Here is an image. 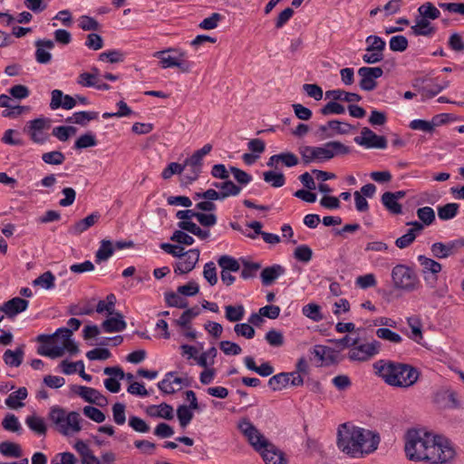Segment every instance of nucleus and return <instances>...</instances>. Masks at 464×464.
Here are the masks:
<instances>
[{
    "label": "nucleus",
    "instance_id": "052dcab7",
    "mask_svg": "<svg viewBox=\"0 0 464 464\" xmlns=\"http://www.w3.org/2000/svg\"><path fill=\"white\" fill-rule=\"evenodd\" d=\"M313 256L312 249L306 245L297 246L294 251V257L304 263H308Z\"/></svg>",
    "mask_w": 464,
    "mask_h": 464
},
{
    "label": "nucleus",
    "instance_id": "5701e85b",
    "mask_svg": "<svg viewBox=\"0 0 464 464\" xmlns=\"http://www.w3.org/2000/svg\"><path fill=\"white\" fill-rule=\"evenodd\" d=\"M101 218V215L99 212H93L86 218L75 222L70 228L69 232L72 235L79 236L82 234L84 231L89 229L91 227L95 225L99 219Z\"/></svg>",
    "mask_w": 464,
    "mask_h": 464
},
{
    "label": "nucleus",
    "instance_id": "4be33fe9",
    "mask_svg": "<svg viewBox=\"0 0 464 464\" xmlns=\"http://www.w3.org/2000/svg\"><path fill=\"white\" fill-rule=\"evenodd\" d=\"M174 372H168L165 378L158 383L159 389L164 393L171 394L179 391L184 384V380L179 377H175Z\"/></svg>",
    "mask_w": 464,
    "mask_h": 464
},
{
    "label": "nucleus",
    "instance_id": "a878e982",
    "mask_svg": "<svg viewBox=\"0 0 464 464\" xmlns=\"http://www.w3.org/2000/svg\"><path fill=\"white\" fill-rule=\"evenodd\" d=\"M146 413L153 418H162L165 420H172L174 417L173 408L168 403H160V405H150L146 409Z\"/></svg>",
    "mask_w": 464,
    "mask_h": 464
},
{
    "label": "nucleus",
    "instance_id": "69168bd1",
    "mask_svg": "<svg viewBox=\"0 0 464 464\" xmlns=\"http://www.w3.org/2000/svg\"><path fill=\"white\" fill-rule=\"evenodd\" d=\"M222 20V15L218 13H213L209 17L205 18L198 24L200 29L203 30H213L218 25V23Z\"/></svg>",
    "mask_w": 464,
    "mask_h": 464
},
{
    "label": "nucleus",
    "instance_id": "864d4df0",
    "mask_svg": "<svg viewBox=\"0 0 464 464\" xmlns=\"http://www.w3.org/2000/svg\"><path fill=\"white\" fill-rule=\"evenodd\" d=\"M264 180L274 188H281L285 185V179L283 173L266 171L263 173Z\"/></svg>",
    "mask_w": 464,
    "mask_h": 464
},
{
    "label": "nucleus",
    "instance_id": "9b49d317",
    "mask_svg": "<svg viewBox=\"0 0 464 464\" xmlns=\"http://www.w3.org/2000/svg\"><path fill=\"white\" fill-rule=\"evenodd\" d=\"M72 335V330L68 328H59L53 334H40L37 336V341L43 343H47L50 340H56L62 338V345H58V348L63 350V355L65 350L72 354H75L79 352L78 345L71 339Z\"/></svg>",
    "mask_w": 464,
    "mask_h": 464
},
{
    "label": "nucleus",
    "instance_id": "bf43d9fd",
    "mask_svg": "<svg viewBox=\"0 0 464 464\" xmlns=\"http://www.w3.org/2000/svg\"><path fill=\"white\" fill-rule=\"evenodd\" d=\"M65 156L58 150L45 152L42 155V160L49 165H61L63 163Z\"/></svg>",
    "mask_w": 464,
    "mask_h": 464
},
{
    "label": "nucleus",
    "instance_id": "58836bf2",
    "mask_svg": "<svg viewBox=\"0 0 464 464\" xmlns=\"http://www.w3.org/2000/svg\"><path fill=\"white\" fill-rule=\"evenodd\" d=\"M418 261L422 266L423 273L430 272L436 276L442 269V266L439 262L435 261L434 259L426 257L425 256H419Z\"/></svg>",
    "mask_w": 464,
    "mask_h": 464
},
{
    "label": "nucleus",
    "instance_id": "f03ea898",
    "mask_svg": "<svg viewBox=\"0 0 464 464\" xmlns=\"http://www.w3.org/2000/svg\"><path fill=\"white\" fill-rule=\"evenodd\" d=\"M380 443L378 433L348 423L339 426L337 447L352 458H360L375 451Z\"/></svg>",
    "mask_w": 464,
    "mask_h": 464
},
{
    "label": "nucleus",
    "instance_id": "4468645a",
    "mask_svg": "<svg viewBox=\"0 0 464 464\" xmlns=\"http://www.w3.org/2000/svg\"><path fill=\"white\" fill-rule=\"evenodd\" d=\"M462 247H464V238H458L447 243L436 242L431 245L430 251L435 258L445 259L456 255Z\"/></svg>",
    "mask_w": 464,
    "mask_h": 464
},
{
    "label": "nucleus",
    "instance_id": "0eeeda50",
    "mask_svg": "<svg viewBox=\"0 0 464 464\" xmlns=\"http://www.w3.org/2000/svg\"><path fill=\"white\" fill-rule=\"evenodd\" d=\"M392 279L395 288L413 291L419 284L414 271L404 265H397L392 270Z\"/></svg>",
    "mask_w": 464,
    "mask_h": 464
},
{
    "label": "nucleus",
    "instance_id": "412c9836",
    "mask_svg": "<svg viewBox=\"0 0 464 464\" xmlns=\"http://www.w3.org/2000/svg\"><path fill=\"white\" fill-rule=\"evenodd\" d=\"M408 226H411V228L408 232L396 239L395 245L397 247L403 249L408 247L413 243L417 235L423 230V225L419 221L408 222Z\"/></svg>",
    "mask_w": 464,
    "mask_h": 464
},
{
    "label": "nucleus",
    "instance_id": "aec40b11",
    "mask_svg": "<svg viewBox=\"0 0 464 464\" xmlns=\"http://www.w3.org/2000/svg\"><path fill=\"white\" fill-rule=\"evenodd\" d=\"M35 60L42 64L49 63L52 60L50 51L53 49L54 43L52 40L39 39L35 41Z\"/></svg>",
    "mask_w": 464,
    "mask_h": 464
},
{
    "label": "nucleus",
    "instance_id": "4c0bfd02",
    "mask_svg": "<svg viewBox=\"0 0 464 464\" xmlns=\"http://www.w3.org/2000/svg\"><path fill=\"white\" fill-rule=\"evenodd\" d=\"M25 422L30 430L38 435L46 434L47 428L43 418L36 415H31L26 418Z\"/></svg>",
    "mask_w": 464,
    "mask_h": 464
},
{
    "label": "nucleus",
    "instance_id": "680f3d73",
    "mask_svg": "<svg viewBox=\"0 0 464 464\" xmlns=\"http://www.w3.org/2000/svg\"><path fill=\"white\" fill-rule=\"evenodd\" d=\"M366 43L368 44L366 52L376 51L379 53H382L386 46L385 42L381 37L376 35L368 36L366 38Z\"/></svg>",
    "mask_w": 464,
    "mask_h": 464
},
{
    "label": "nucleus",
    "instance_id": "6e6d98bb",
    "mask_svg": "<svg viewBox=\"0 0 464 464\" xmlns=\"http://www.w3.org/2000/svg\"><path fill=\"white\" fill-rule=\"evenodd\" d=\"M303 314L314 322H320L324 319L321 308L318 304H308L303 307Z\"/></svg>",
    "mask_w": 464,
    "mask_h": 464
},
{
    "label": "nucleus",
    "instance_id": "7ed1b4c3",
    "mask_svg": "<svg viewBox=\"0 0 464 464\" xmlns=\"http://www.w3.org/2000/svg\"><path fill=\"white\" fill-rule=\"evenodd\" d=\"M373 368L378 376L393 387L409 388L420 377L419 371L407 363L380 360L374 362Z\"/></svg>",
    "mask_w": 464,
    "mask_h": 464
},
{
    "label": "nucleus",
    "instance_id": "bb28decb",
    "mask_svg": "<svg viewBox=\"0 0 464 464\" xmlns=\"http://www.w3.org/2000/svg\"><path fill=\"white\" fill-rule=\"evenodd\" d=\"M284 273L285 268L280 265H274L264 268L260 275L263 285H272Z\"/></svg>",
    "mask_w": 464,
    "mask_h": 464
},
{
    "label": "nucleus",
    "instance_id": "473e14b6",
    "mask_svg": "<svg viewBox=\"0 0 464 464\" xmlns=\"http://www.w3.org/2000/svg\"><path fill=\"white\" fill-rule=\"evenodd\" d=\"M0 453L9 458H20L23 451L19 444L5 440L0 443Z\"/></svg>",
    "mask_w": 464,
    "mask_h": 464
},
{
    "label": "nucleus",
    "instance_id": "2f4dec72",
    "mask_svg": "<svg viewBox=\"0 0 464 464\" xmlns=\"http://www.w3.org/2000/svg\"><path fill=\"white\" fill-rule=\"evenodd\" d=\"M411 30L415 36H430L435 32L434 27L430 26V21L422 17L417 21L415 25L411 27Z\"/></svg>",
    "mask_w": 464,
    "mask_h": 464
},
{
    "label": "nucleus",
    "instance_id": "a211bd4d",
    "mask_svg": "<svg viewBox=\"0 0 464 464\" xmlns=\"http://www.w3.org/2000/svg\"><path fill=\"white\" fill-rule=\"evenodd\" d=\"M299 153L302 157L304 164L307 165L313 161H327L326 152L324 146L313 147V146H303L299 148Z\"/></svg>",
    "mask_w": 464,
    "mask_h": 464
},
{
    "label": "nucleus",
    "instance_id": "8fccbe9b",
    "mask_svg": "<svg viewBox=\"0 0 464 464\" xmlns=\"http://www.w3.org/2000/svg\"><path fill=\"white\" fill-rule=\"evenodd\" d=\"M218 354V351L215 347L209 348L208 351L202 353L196 361L198 365L207 368L209 365L214 364V359Z\"/></svg>",
    "mask_w": 464,
    "mask_h": 464
},
{
    "label": "nucleus",
    "instance_id": "f704fd0d",
    "mask_svg": "<svg viewBox=\"0 0 464 464\" xmlns=\"http://www.w3.org/2000/svg\"><path fill=\"white\" fill-rule=\"evenodd\" d=\"M113 252L112 243L110 240H102L101 246L95 254L96 263L99 264L108 260L113 255Z\"/></svg>",
    "mask_w": 464,
    "mask_h": 464
},
{
    "label": "nucleus",
    "instance_id": "5fc2aeb1",
    "mask_svg": "<svg viewBox=\"0 0 464 464\" xmlns=\"http://www.w3.org/2000/svg\"><path fill=\"white\" fill-rule=\"evenodd\" d=\"M76 130L72 126H58L53 129L52 134L61 141H66L71 135L76 133Z\"/></svg>",
    "mask_w": 464,
    "mask_h": 464
},
{
    "label": "nucleus",
    "instance_id": "20e7f679",
    "mask_svg": "<svg viewBox=\"0 0 464 464\" xmlns=\"http://www.w3.org/2000/svg\"><path fill=\"white\" fill-rule=\"evenodd\" d=\"M237 427L250 445L260 452L266 464H285L283 452L269 442L247 419L239 421Z\"/></svg>",
    "mask_w": 464,
    "mask_h": 464
},
{
    "label": "nucleus",
    "instance_id": "e433bc0d",
    "mask_svg": "<svg viewBox=\"0 0 464 464\" xmlns=\"http://www.w3.org/2000/svg\"><path fill=\"white\" fill-rule=\"evenodd\" d=\"M382 203L392 214L398 215L402 212L401 205L394 199L392 192H384L382 196Z\"/></svg>",
    "mask_w": 464,
    "mask_h": 464
},
{
    "label": "nucleus",
    "instance_id": "4d7b16f0",
    "mask_svg": "<svg viewBox=\"0 0 464 464\" xmlns=\"http://www.w3.org/2000/svg\"><path fill=\"white\" fill-rule=\"evenodd\" d=\"M219 192L224 195L225 199L230 196H237L241 192V188L233 181L226 179V181L221 182Z\"/></svg>",
    "mask_w": 464,
    "mask_h": 464
},
{
    "label": "nucleus",
    "instance_id": "393cba45",
    "mask_svg": "<svg viewBox=\"0 0 464 464\" xmlns=\"http://www.w3.org/2000/svg\"><path fill=\"white\" fill-rule=\"evenodd\" d=\"M183 166H185V168H188L184 178L188 182L197 180L202 171V160L191 155V157L185 160Z\"/></svg>",
    "mask_w": 464,
    "mask_h": 464
},
{
    "label": "nucleus",
    "instance_id": "a19ab883",
    "mask_svg": "<svg viewBox=\"0 0 464 464\" xmlns=\"http://www.w3.org/2000/svg\"><path fill=\"white\" fill-rule=\"evenodd\" d=\"M218 264L222 268V271L237 272L240 269L238 261L227 255L221 256L218 259Z\"/></svg>",
    "mask_w": 464,
    "mask_h": 464
},
{
    "label": "nucleus",
    "instance_id": "dca6fc26",
    "mask_svg": "<svg viewBox=\"0 0 464 464\" xmlns=\"http://www.w3.org/2000/svg\"><path fill=\"white\" fill-rule=\"evenodd\" d=\"M72 390L90 403L96 404L100 407H104L108 403L106 397L93 388L75 385L72 386Z\"/></svg>",
    "mask_w": 464,
    "mask_h": 464
},
{
    "label": "nucleus",
    "instance_id": "a18cd8bd",
    "mask_svg": "<svg viewBox=\"0 0 464 464\" xmlns=\"http://www.w3.org/2000/svg\"><path fill=\"white\" fill-rule=\"evenodd\" d=\"M418 12L424 19L435 20L440 15V10L430 2L421 5L418 8Z\"/></svg>",
    "mask_w": 464,
    "mask_h": 464
},
{
    "label": "nucleus",
    "instance_id": "c756f323",
    "mask_svg": "<svg viewBox=\"0 0 464 464\" xmlns=\"http://www.w3.org/2000/svg\"><path fill=\"white\" fill-rule=\"evenodd\" d=\"M326 98L333 99L334 101H343L347 102H360L362 97L354 92H348L343 90H331L325 92Z\"/></svg>",
    "mask_w": 464,
    "mask_h": 464
},
{
    "label": "nucleus",
    "instance_id": "e2e57ef3",
    "mask_svg": "<svg viewBox=\"0 0 464 464\" xmlns=\"http://www.w3.org/2000/svg\"><path fill=\"white\" fill-rule=\"evenodd\" d=\"M198 314L199 308L197 306L187 309L177 320V324L183 328H188L192 318L196 317Z\"/></svg>",
    "mask_w": 464,
    "mask_h": 464
},
{
    "label": "nucleus",
    "instance_id": "13d9d810",
    "mask_svg": "<svg viewBox=\"0 0 464 464\" xmlns=\"http://www.w3.org/2000/svg\"><path fill=\"white\" fill-rule=\"evenodd\" d=\"M115 302V295L113 294H110L106 297V302L102 300L98 303L96 312L102 314L106 311L109 314H114Z\"/></svg>",
    "mask_w": 464,
    "mask_h": 464
},
{
    "label": "nucleus",
    "instance_id": "338daca9",
    "mask_svg": "<svg viewBox=\"0 0 464 464\" xmlns=\"http://www.w3.org/2000/svg\"><path fill=\"white\" fill-rule=\"evenodd\" d=\"M321 113L324 116H328L331 114H343L345 112V108L343 105L336 102L334 100L329 102L325 104L321 110Z\"/></svg>",
    "mask_w": 464,
    "mask_h": 464
},
{
    "label": "nucleus",
    "instance_id": "de8ad7c7",
    "mask_svg": "<svg viewBox=\"0 0 464 464\" xmlns=\"http://www.w3.org/2000/svg\"><path fill=\"white\" fill-rule=\"evenodd\" d=\"M177 416L179 421V425L182 428H186L193 419L194 415L192 409L188 408L187 405H180L177 409Z\"/></svg>",
    "mask_w": 464,
    "mask_h": 464
},
{
    "label": "nucleus",
    "instance_id": "f257e3e1",
    "mask_svg": "<svg viewBox=\"0 0 464 464\" xmlns=\"http://www.w3.org/2000/svg\"><path fill=\"white\" fill-rule=\"evenodd\" d=\"M404 450L409 459L432 464L446 463L455 453L447 439L417 430L407 432Z\"/></svg>",
    "mask_w": 464,
    "mask_h": 464
},
{
    "label": "nucleus",
    "instance_id": "79ce46f5",
    "mask_svg": "<svg viewBox=\"0 0 464 464\" xmlns=\"http://www.w3.org/2000/svg\"><path fill=\"white\" fill-rule=\"evenodd\" d=\"M457 203H448L438 208V216L441 220H449L455 218L459 211Z\"/></svg>",
    "mask_w": 464,
    "mask_h": 464
},
{
    "label": "nucleus",
    "instance_id": "774afa93",
    "mask_svg": "<svg viewBox=\"0 0 464 464\" xmlns=\"http://www.w3.org/2000/svg\"><path fill=\"white\" fill-rule=\"evenodd\" d=\"M196 219L203 227H214L218 222V218L214 213L198 211Z\"/></svg>",
    "mask_w": 464,
    "mask_h": 464
},
{
    "label": "nucleus",
    "instance_id": "603ef678",
    "mask_svg": "<svg viewBox=\"0 0 464 464\" xmlns=\"http://www.w3.org/2000/svg\"><path fill=\"white\" fill-rule=\"evenodd\" d=\"M226 310V318L230 322H238L242 320L245 314V309L243 305L239 304L237 306L227 305L225 307Z\"/></svg>",
    "mask_w": 464,
    "mask_h": 464
},
{
    "label": "nucleus",
    "instance_id": "37998d69",
    "mask_svg": "<svg viewBox=\"0 0 464 464\" xmlns=\"http://www.w3.org/2000/svg\"><path fill=\"white\" fill-rule=\"evenodd\" d=\"M97 118L98 113L95 111H79L75 112L72 117L67 119V121L84 126L88 121Z\"/></svg>",
    "mask_w": 464,
    "mask_h": 464
},
{
    "label": "nucleus",
    "instance_id": "cd10ccee",
    "mask_svg": "<svg viewBox=\"0 0 464 464\" xmlns=\"http://www.w3.org/2000/svg\"><path fill=\"white\" fill-rule=\"evenodd\" d=\"M440 117H448V114L442 113L440 115H436L435 117H433L431 121L424 120H413L410 123V128L414 130H422L427 133H432L435 130V127L438 126L437 120Z\"/></svg>",
    "mask_w": 464,
    "mask_h": 464
},
{
    "label": "nucleus",
    "instance_id": "49530a36",
    "mask_svg": "<svg viewBox=\"0 0 464 464\" xmlns=\"http://www.w3.org/2000/svg\"><path fill=\"white\" fill-rule=\"evenodd\" d=\"M376 336L392 343H400L402 341V337L399 334L392 332L391 329L386 327L378 328L376 330Z\"/></svg>",
    "mask_w": 464,
    "mask_h": 464
},
{
    "label": "nucleus",
    "instance_id": "0e129e2a",
    "mask_svg": "<svg viewBox=\"0 0 464 464\" xmlns=\"http://www.w3.org/2000/svg\"><path fill=\"white\" fill-rule=\"evenodd\" d=\"M170 240L180 245L191 246L194 244V238L187 234L185 230L179 229L173 232L170 237Z\"/></svg>",
    "mask_w": 464,
    "mask_h": 464
},
{
    "label": "nucleus",
    "instance_id": "9d476101",
    "mask_svg": "<svg viewBox=\"0 0 464 464\" xmlns=\"http://www.w3.org/2000/svg\"><path fill=\"white\" fill-rule=\"evenodd\" d=\"M198 211L195 209L179 210L176 217L180 220L178 223L179 228L188 231L192 235L198 237L199 239L204 240L209 237L210 231L206 228H201L196 223L192 222V218H197Z\"/></svg>",
    "mask_w": 464,
    "mask_h": 464
},
{
    "label": "nucleus",
    "instance_id": "423d86ee",
    "mask_svg": "<svg viewBox=\"0 0 464 464\" xmlns=\"http://www.w3.org/2000/svg\"><path fill=\"white\" fill-rule=\"evenodd\" d=\"M153 56L160 60V66L162 69L177 67L184 73H188L191 71V63L183 59L186 56L184 51L168 48L154 53Z\"/></svg>",
    "mask_w": 464,
    "mask_h": 464
},
{
    "label": "nucleus",
    "instance_id": "3c124183",
    "mask_svg": "<svg viewBox=\"0 0 464 464\" xmlns=\"http://www.w3.org/2000/svg\"><path fill=\"white\" fill-rule=\"evenodd\" d=\"M2 426L5 430L12 432H20L22 430L18 418L12 413L5 415L2 421Z\"/></svg>",
    "mask_w": 464,
    "mask_h": 464
},
{
    "label": "nucleus",
    "instance_id": "c03bdc74",
    "mask_svg": "<svg viewBox=\"0 0 464 464\" xmlns=\"http://www.w3.org/2000/svg\"><path fill=\"white\" fill-rule=\"evenodd\" d=\"M289 383L287 372H281L272 376L268 381V385L273 391H280Z\"/></svg>",
    "mask_w": 464,
    "mask_h": 464
},
{
    "label": "nucleus",
    "instance_id": "09e8293b",
    "mask_svg": "<svg viewBox=\"0 0 464 464\" xmlns=\"http://www.w3.org/2000/svg\"><path fill=\"white\" fill-rule=\"evenodd\" d=\"M417 216L424 226L431 225L435 220V212L430 207H423L417 209Z\"/></svg>",
    "mask_w": 464,
    "mask_h": 464
},
{
    "label": "nucleus",
    "instance_id": "f3484780",
    "mask_svg": "<svg viewBox=\"0 0 464 464\" xmlns=\"http://www.w3.org/2000/svg\"><path fill=\"white\" fill-rule=\"evenodd\" d=\"M199 249L198 248L185 251L183 256L185 258L176 264L174 272L176 274L183 275L192 271L199 260Z\"/></svg>",
    "mask_w": 464,
    "mask_h": 464
},
{
    "label": "nucleus",
    "instance_id": "6e6552de",
    "mask_svg": "<svg viewBox=\"0 0 464 464\" xmlns=\"http://www.w3.org/2000/svg\"><path fill=\"white\" fill-rule=\"evenodd\" d=\"M52 121L49 118H37L29 121L24 131L27 133L31 140L36 144H44L50 138L48 133L51 129Z\"/></svg>",
    "mask_w": 464,
    "mask_h": 464
},
{
    "label": "nucleus",
    "instance_id": "6ab92c4d",
    "mask_svg": "<svg viewBox=\"0 0 464 464\" xmlns=\"http://www.w3.org/2000/svg\"><path fill=\"white\" fill-rule=\"evenodd\" d=\"M29 302L21 297H14L5 302L1 306L0 310L9 318H14L18 314L24 312L28 307Z\"/></svg>",
    "mask_w": 464,
    "mask_h": 464
},
{
    "label": "nucleus",
    "instance_id": "f8f14e48",
    "mask_svg": "<svg viewBox=\"0 0 464 464\" xmlns=\"http://www.w3.org/2000/svg\"><path fill=\"white\" fill-rule=\"evenodd\" d=\"M353 129V126L349 123L343 122L337 120L327 121L326 124L320 125L315 131L316 136L320 140H325L333 138L335 134H347Z\"/></svg>",
    "mask_w": 464,
    "mask_h": 464
},
{
    "label": "nucleus",
    "instance_id": "ea45409f",
    "mask_svg": "<svg viewBox=\"0 0 464 464\" xmlns=\"http://www.w3.org/2000/svg\"><path fill=\"white\" fill-rule=\"evenodd\" d=\"M407 323L411 330V333L409 335V337L411 339H412L413 341L420 343V341L423 338L422 329H421L422 324H421L420 320L416 316H412V317H409L407 319Z\"/></svg>",
    "mask_w": 464,
    "mask_h": 464
},
{
    "label": "nucleus",
    "instance_id": "2eb2a0df",
    "mask_svg": "<svg viewBox=\"0 0 464 464\" xmlns=\"http://www.w3.org/2000/svg\"><path fill=\"white\" fill-rule=\"evenodd\" d=\"M361 78L359 86L362 90L371 92L377 87L376 79L383 74L381 67H361L358 70Z\"/></svg>",
    "mask_w": 464,
    "mask_h": 464
},
{
    "label": "nucleus",
    "instance_id": "7c9ffc66",
    "mask_svg": "<svg viewBox=\"0 0 464 464\" xmlns=\"http://www.w3.org/2000/svg\"><path fill=\"white\" fill-rule=\"evenodd\" d=\"M24 350L22 347L17 348L16 350H6L3 354V360L6 365L10 367H19L24 359Z\"/></svg>",
    "mask_w": 464,
    "mask_h": 464
},
{
    "label": "nucleus",
    "instance_id": "b1692460",
    "mask_svg": "<svg viewBox=\"0 0 464 464\" xmlns=\"http://www.w3.org/2000/svg\"><path fill=\"white\" fill-rule=\"evenodd\" d=\"M114 316L107 318L102 324V328L106 333H116L123 331L127 324L123 320V315L114 311Z\"/></svg>",
    "mask_w": 464,
    "mask_h": 464
},
{
    "label": "nucleus",
    "instance_id": "c9c22d12",
    "mask_svg": "<svg viewBox=\"0 0 464 464\" xmlns=\"http://www.w3.org/2000/svg\"><path fill=\"white\" fill-rule=\"evenodd\" d=\"M55 276L51 271H46L36 277L32 285L39 286L44 290H51L54 287Z\"/></svg>",
    "mask_w": 464,
    "mask_h": 464
},
{
    "label": "nucleus",
    "instance_id": "c85d7f7f",
    "mask_svg": "<svg viewBox=\"0 0 464 464\" xmlns=\"http://www.w3.org/2000/svg\"><path fill=\"white\" fill-rule=\"evenodd\" d=\"M326 159L330 160L335 156L347 155L351 152V149L340 141H329L324 145Z\"/></svg>",
    "mask_w": 464,
    "mask_h": 464
},
{
    "label": "nucleus",
    "instance_id": "1a4fd4ad",
    "mask_svg": "<svg viewBox=\"0 0 464 464\" xmlns=\"http://www.w3.org/2000/svg\"><path fill=\"white\" fill-rule=\"evenodd\" d=\"M381 343L372 340L370 343H363L362 339L357 336V343L353 344L348 352L347 357L353 362H367L379 353Z\"/></svg>",
    "mask_w": 464,
    "mask_h": 464
},
{
    "label": "nucleus",
    "instance_id": "72a5a7b5",
    "mask_svg": "<svg viewBox=\"0 0 464 464\" xmlns=\"http://www.w3.org/2000/svg\"><path fill=\"white\" fill-rule=\"evenodd\" d=\"M27 397V390L23 387L19 388L16 392L9 394L5 400V404L11 409H17L24 406V403L20 401L24 400Z\"/></svg>",
    "mask_w": 464,
    "mask_h": 464
},
{
    "label": "nucleus",
    "instance_id": "39448f33",
    "mask_svg": "<svg viewBox=\"0 0 464 464\" xmlns=\"http://www.w3.org/2000/svg\"><path fill=\"white\" fill-rule=\"evenodd\" d=\"M49 419L56 426L57 430L64 436L78 433L82 430V419L77 411L67 414L63 408L53 406L50 410Z\"/></svg>",
    "mask_w": 464,
    "mask_h": 464
},
{
    "label": "nucleus",
    "instance_id": "ddd939ff",
    "mask_svg": "<svg viewBox=\"0 0 464 464\" xmlns=\"http://www.w3.org/2000/svg\"><path fill=\"white\" fill-rule=\"evenodd\" d=\"M354 142L366 149H386L387 140L384 136L377 135L370 128L363 127L361 136L354 138Z\"/></svg>",
    "mask_w": 464,
    "mask_h": 464
}]
</instances>
